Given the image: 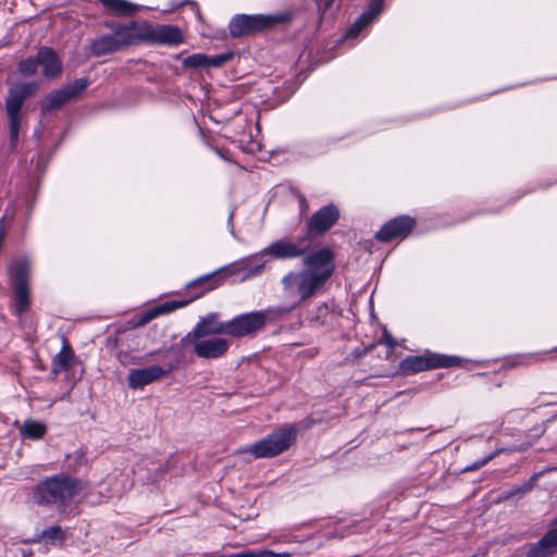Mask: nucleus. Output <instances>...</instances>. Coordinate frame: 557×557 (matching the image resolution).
Returning <instances> with one entry per match:
<instances>
[{
    "instance_id": "obj_1",
    "label": "nucleus",
    "mask_w": 557,
    "mask_h": 557,
    "mask_svg": "<svg viewBox=\"0 0 557 557\" xmlns=\"http://www.w3.org/2000/svg\"><path fill=\"white\" fill-rule=\"evenodd\" d=\"M332 253L321 249L305 259L307 269L289 272L282 277L284 297L288 305L282 312H288L319 290L333 272Z\"/></svg>"
},
{
    "instance_id": "obj_2",
    "label": "nucleus",
    "mask_w": 557,
    "mask_h": 557,
    "mask_svg": "<svg viewBox=\"0 0 557 557\" xmlns=\"http://www.w3.org/2000/svg\"><path fill=\"white\" fill-rule=\"evenodd\" d=\"M85 484L71 476L54 475L40 482L34 491V500L39 505H58L66 511L83 497Z\"/></svg>"
},
{
    "instance_id": "obj_3",
    "label": "nucleus",
    "mask_w": 557,
    "mask_h": 557,
    "mask_svg": "<svg viewBox=\"0 0 557 557\" xmlns=\"http://www.w3.org/2000/svg\"><path fill=\"white\" fill-rule=\"evenodd\" d=\"M306 247L298 243L283 238L269 244L259 252L237 262V265L247 271L245 278L260 275L265 265L273 259L288 260L305 253Z\"/></svg>"
},
{
    "instance_id": "obj_4",
    "label": "nucleus",
    "mask_w": 557,
    "mask_h": 557,
    "mask_svg": "<svg viewBox=\"0 0 557 557\" xmlns=\"http://www.w3.org/2000/svg\"><path fill=\"white\" fill-rule=\"evenodd\" d=\"M296 438V429L292 425H285L269 434L261 441L240 449L243 454H249L251 457L271 458L290 447Z\"/></svg>"
},
{
    "instance_id": "obj_5",
    "label": "nucleus",
    "mask_w": 557,
    "mask_h": 557,
    "mask_svg": "<svg viewBox=\"0 0 557 557\" xmlns=\"http://www.w3.org/2000/svg\"><path fill=\"white\" fill-rule=\"evenodd\" d=\"M466 361V359L458 356L425 350L421 355H413L404 358L399 362V370L403 374L410 375L428 370L463 367Z\"/></svg>"
},
{
    "instance_id": "obj_6",
    "label": "nucleus",
    "mask_w": 557,
    "mask_h": 557,
    "mask_svg": "<svg viewBox=\"0 0 557 557\" xmlns=\"http://www.w3.org/2000/svg\"><path fill=\"white\" fill-rule=\"evenodd\" d=\"M9 271L14 288V310L20 315L26 311L29 305L32 263L27 259H20L10 267Z\"/></svg>"
},
{
    "instance_id": "obj_7",
    "label": "nucleus",
    "mask_w": 557,
    "mask_h": 557,
    "mask_svg": "<svg viewBox=\"0 0 557 557\" xmlns=\"http://www.w3.org/2000/svg\"><path fill=\"white\" fill-rule=\"evenodd\" d=\"M39 69L44 77L53 78L61 73L62 64L54 51L41 48L35 58H29L18 65V72L24 77L36 75Z\"/></svg>"
},
{
    "instance_id": "obj_8",
    "label": "nucleus",
    "mask_w": 557,
    "mask_h": 557,
    "mask_svg": "<svg viewBox=\"0 0 557 557\" xmlns=\"http://www.w3.org/2000/svg\"><path fill=\"white\" fill-rule=\"evenodd\" d=\"M284 14H242L236 15L230 22V33L233 37H239L257 30L271 27L285 20Z\"/></svg>"
},
{
    "instance_id": "obj_9",
    "label": "nucleus",
    "mask_w": 557,
    "mask_h": 557,
    "mask_svg": "<svg viewBox=\"0 0 557 557\" xmlns=\"http://www.w3.org/2000/svg\"><path fill=\"white\" fill-rule=\"evenodd\" d=\"M268 312L253 311L239 314L228 321L227 335L243 337L263 327L268 320Z\"/></svg>"
},
{
    "instance_id": "obj_10",
    "label": "nucleus",
    "mask_w": 557,
    "mask_h": 557,
    "mask_svg": "<svg viewBox=\"0 0 557 557\" xmlns=\"http://www.w3.org/2000/svg\"><path fill=\"white\" fill-rule=\"evenodd\" d=\"M87 87L85 79H77L59 90L51 92L41 103L44 112L55 110L62 107L69 100L78 96Z\"/></svg>"
},
{
    "instance_id": "obj_11",
    "label": "nucleus",
    "mask_w": 557,
    "mask_h": 557,
    "mask_svg": "<svg viewBox=\"0 0 557 557\" xmlns=\"http://www.w3.org/2000/svg\"><path fill=\"white\" fill-rule=\"evenodd\" d=\"M416 220L401 215L388 221L377 233L376 238L383 242L406 237L414 227Z\"/></svg>"
},
{
    "instance_id": "obj_12",
    "label": "nucleus",
    "mask_w": 557,
    "mask_h": 557,
    "mask_svg": "<svg viewBox=\"0 0 557 557\" xmlns=\"http://www.w3.org/2000/svg\"><path fill=\"white\" fill-rule=\"evenodd\" d=\"M230 347V342L222 337L196 338L194 350L197 356L206 359H215L223 356Z\"/></svg>"
},
{
    "instance_id": "obj_13",
    "label": "nucleus",
    "mask_w": 557,
    "mask_h": 557,
    "mask_svg": "<svg viewBox=\"0 0 557 557\" xmlns=\"http://www.w3.org/2000/svg\"><path fill=\"white\" fill-rule=\"evenodd\" d=\"M171 369H163L160 366L132 369L127 375L128 386L133 389H140L162 377Z\"/></svg>"
},
{
    "instance_id": "obj_14",
    "label": "nucleus",
    "mask_w": 557,
    "mask_h": 557,
    "mask_svg": "<svg viewBox=\"0 0 557 557\" xmlns=\"http://www.w3.org/2000/svg\"><path fill=\"white\" fill-rule=\"evenodd\" d=\"M129 40L124 39L121 26L114 29L113 35L102 36L95 40L91 45V51L95 55H102L109 52L120 50L121 48L128 46Z\"/></svg>"
},
{
    "instance_id": "obj_15",
    "label": "nucleus",
    "mask_w": 557,
    "mask_h": 557,
    "mask_svg": "<svg viewBox=\"0 0 557 557\" xmlns=\"http://www.w3.org/2000/svg\"><path fill=\"white\" fill-rule=\"evenodd\" d=\"M242 270L243 269L240 267H238L237 262H236L235 264L222 268L214 273H211V274H208V275H205V276H201V277L195 280L194 282H191L189 284V286L190 287H200L201 290L196 296H194L193 299H196V298L200 297L203 293L212 290V289L216 288L218 286H220L222 283V276L225 273L234 274L235 272L242 271Z\"/></svg>"
},
{
    "instance_id": "obj_16",
    "label": "nucleus",
    "mask_w": 557,
    "mask_h": 557,
    "mask_svg": "<svg viewBox=\"0 0 557 557\" xmlns=\"http://www.w3.org/2000/svg\"><path fill=\"white\" fill-rule=\"evenodd\" d=\"M227 329L228 321L222 322L215 314H210L197 323L194 331L188 334V337L200 338L214 334H227Z\"/></svg>"
},
{
    "instance_id": "obj_17",
    "label": "nucleus",
    "mask_w": 557,
    "mask_h": 557,
    "mask_svg": "<svg viewBox=\"0 0 557 557\" xmlns=\"http://www.w3.org/2000/svg\"><path fill=\"white\" fill-rule=\"evenodd\" d=\"M338 216V209L334 205H327L312 215L309 223L310 230L323 233L337 221Z\"/></svg>"
},
{
    "instance_id": "obj_18",
    "label": "nucleus",
    "mask_w": 557,
    "mask_h": 557,
    "mask_svg": "<svg viewBox=\"0 0 557 557\" xmlns=\"http://www.w3.org/2000/svg\"><path fill=\"white\" fill-rule=\"evenodd\" d=\"M232 58L231 53H222L209 57L203 53H196L185 58L182 63L185 67L189 69H207L219 67L226 63Z\"/></svg>"
},
{
    "instance_id": "obj_19",
    "label": "nucleus",
    "mask_w": 557,
    "mask_h": 557,
    "mask_svg": "<svg viewBox=\"0 0 557 557\" xmlns=\"http://www.w3.org/2000/svg\"><path fill=\"white\" fill-rule=\"evenodd\" d=\"M39 84L36 82L15 83L9 89L5 104H14L22 109L24 101L36 94Z\"/></svg>"
},
{
    "instance_id": "obj_20",
    "label": "nucleus",
    "mask_w": 557,
    "mask_h": 557,
    "mask_svg": "<svg viewBox=\"0 0 557 557\" xmlns=\"http://www.w3.org/2000/svg\"><path fill=\"white\" fill-rule=\"evenodd\" d=\"M191 300H172L149 308L140 313L138 317L137 325H144L160 315L168 314L176 309L183 308Z\"/></svg>"
},
{
    "instance_id": "obj_21",
    "label": "nucleus",
    "mask_w": 557,
    "mask_h": 557,
    "mask_svg": "<svg viewBox=\"0 0 557 557\" xmlns=\"http://www.w3.org/2000/svg\"><path fill=\"white\" fill-rule=\"evenodd\" d=\"M383 9V0H372L369 8L364 13L360 15V17L354 23V25L348 29L346 37L355 38L358 34L370 23H372L375 17L381 13Z\"/></svg>"
},
{
    "instance_id": "obj_22",
    "label": "nucleus",
    "mask_w": 557,
    "mask_h": 557,
    "mask_svg": "<svg viewBox=\"0 0 557 557\" xmlns=\"http://www.w3.org/2000/svg\"><path fill=\"white\" fill-rule=\"evenodd\" d=\"M124 39L129 40V45L137 40L153 41L154 26L148 23H132L121 26Z\"/></svg>"
},
{
    "instance_id": "obj_23",
    "label": "nucleus",
    "mask_w": 557,
    "mask_h": 557,
    "mask_svg": "<svg viewBox=\"0 0 557 557\" xmlns=\"http://www.w3.org/2000/svg\"><path fill=\"white\" fill-rule=\"evenodd\" d=\"M153 42L177 46L183 42V35L175 26L157 25L153 32Z\"/></svg>"
},
{
    "instance_id": "obj_24",
    "label": "nucleus",
    "mask_w": 557,
    "mask_h": 557,
    "mask_svg": "<svg viewBox=\"0 0 557 557\" xmlns=\"http://www.w3.org/2000/svg\"><path fill=\"white\" fill-rule=\"evenodd\" d=\"M557 550V523L539 544L530 550L529 557H545Z\"/></svg>"
},
{
    "instance_id": "obj_25",
    "label": "nucleus",
    "mask_w": 557,
    "mask_h": 557,
    "mask_svg": "<svg viewBox=\"0 0 557 557\" xmlns=\"http://www.w3.org/2000/svg\"><path fill=\"white\" fill-rule=\"evenodd\" d=\"M103 9L110 14L131 15L135 13L138 7L127 0H97Z\"/></svg>"
},
{
    "instance_id": "obj_26",
    "label": "nucleus",
    "mask_w": 557,
    "mask_h": 557,
    "mask_svg": "<svg viewBox=\"0 0 557 557\" xmlns=\"http://www.w3.org/2000/svg\"><path fill=\"white\" fill-rule=\"evenodd\" d=\"M5 109L9 116L10 138L12 143H16L22 122L21 109L14 104H5Z\"/></svg>"
},
{
    "instance_id": "obj_27",
    "label": "nucleus",
    "mask_w": 557,
    "mask_h": 557,
    "mask_svg": "<svg viewBox=\"0 0 557 557\" xmlns=\"http://www.w3.org/2000/svg\"><path fill=\"white\" fill-rule=\"evenodd\" d=\"M46 425L39 421L27 420L23 423L20 432L24 438L39 440L46 434Z\"/></svg>"
},
{
    "instance_id": "obj_28",
    "label": "nucleus",
    "mask_w": 557,
    "mask_h": 557,
    "mask_svg": "<svg viewBox=\"0 0 557 557\" xmlns=\"http://www.w3.org/2000/svg\"><path fill=\"white\" fill-rule=\"evenodd\" d=\"M63 531L60 527H51L41 532L35 541L44 542L50 545H58L63 541Z\"/></svg>"
},
{
    "instance_id": "obj_29",
    "label": "nucleus",
    "mask_w": 557,
    "mask_h": 557,
    "mask_svg": "<svg viewBox=\"0 0 557 557\" xmlns=\"http://www.w3.org/2000/svg\"><path fill=\"white\" fill-rule=\"evenodd\" d=\"M72 359V350L67 346H63L61 351L53 359V370L55 372L65 370Z\"/></svg>"
},
{
    "instance_id": "obj_30",
    "label": "nucleus",
    "mask_w": 557,
    "mask_h": 557,
    "mask_svg": "<svg viewBox=\"0 0 557 557\" xmlns=\"http://www.w3.org/2000/svg\"><path fill=\"white\" fill-rule=\"evenodd\" d=\"M243 557H293L289 552H281L276 553L270 549H260V550H245L242 552Z\"/></svg>"
},
{
    "instance_id": "obj_31",
    "label": "nucleus",
    "mask_w": 557,
    "mask_h": 557,
    "mask_svg": "<svg viewBox=\"0 0 557 557\" xmlns=\"http://www.w3.org/2000/svg\"><path fill=\"white\" fill-rule=\"evenodd\" d=\"M382 341L385 342L389 347H393L395 345L394 341L387 334H384Z\"/></svg>"
},
{
    "instance_id": "obj_32",
    "label": "nucleus",
    "mask_w": 557,
    "mask_h": 557,
    "mask_svg": "<svg viewBox=\"0 0 557 557\" xmlns=\"http://www.w3.org/2000/svg\"><path fill=\"white\" fill-rule=\"evenodd\" d=\"M73 456L75 457V460H76V461H79V462H81V461H82V459H83V454H82L81 451H75V453L73 454Z\"/></svg>"
},
{
    "instance_id": "obj_33",
    "label": "nucleus",
    "mask_w": 557,
    "mask_h": 557,
    "mask_svg": "<svg viewBox=\"0 0 557 557\" xmlns=\"http://www.w3.org/2000/svg\"><path fill=\"white\" fill-rule=\"evenodd\" d=\"M486 461H487V459H484L482 462H480V465H478V466H475V467L478 468V467H480V466H483V465H485V463H486Z\"/></svg>"
}]
</instances>
